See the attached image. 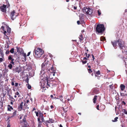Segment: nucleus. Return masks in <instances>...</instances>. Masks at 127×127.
<instances>
[{"label":"nucleus","instance_id":"obj_54","mask_svg":"<svg viewBox=\"0 0 127 127\" xmlns=\"http://www.w3.org/2000/svg\"><path fill=\"white\" fill-rule=\"evenodd\" d=\"M2 77V74L1 73H0V79L1 78V77Z\"/></svg>","mask_w":127,"mask_h":127},{"label":"nucleus","instance_id":"obj_33","mask_svg":"<svg viewBox=\"0 0 127 127\" xmlns=\"http://www.w3.org/2000/svg\"><path fill=\"white\" fill-rule=\"evenodd\" d=\"M120 95L121 96H125V94H124V93H120Z\"/></svg>","mask_w":127,"mask_h":127},{"label":"nucleus","instance_id":"obj_55","mask_svg":"<svg viewBox=\"0 0 127 127\" xmlns=\"http://www.w3.org/2000/svg\"><path fill=\"white\" fill-rule=\"evenodd\" d=\"M97 32V34H101V33H102V32Z\"/></svg>","mask_w":127,"mask_h":127},{"label":"nucleus","instance_id":"obj_28","mask_svg":"<svg viewBox=\"0 0 127 127\" xmlns=\"http://www.w3.org/2000/svg\"><path fill=\"white\" fill-rule=\"evenodd\" d=\"M88 71L90 73H91L92 72V71L91 70V69L90 68L88 69Z\"/></svg>","mask_w":127,"mask_h":127},{"label":"nucleus","instance_id":"obj_21","mask_svg":"<svg viewBox=\"0 0 127 127\" xmlns=\"http://www.w3.org/2000/svg\"><path fill=\"white\" fill-rule=\"evenodd\" d=\"M49 122L50 123H53L54 122V120H53L52 119H51L50 118H49Z\"/></svg>","mask_w":127,"mask_h":127},{"label":"nucleus","instance_id":"obj_11","mask_svg":"<svg viewBox=\"0 0 127 127\" xmlns=\"http://www.w3.org/2000/svg\"><path fill=\"white\" fill-rule=\"evenodd\" d=\"M79 41L81 42H83V40L84 39V37L82 34H81L79 36Z\"/></svg>","mask_w":127,"mask_h":127},{"label":"nucleus","instance_id":"obj_8","mask_svg":"<svg viewBox=\"0 0 127 127\" xmlns=\"http://www.w3.org/2000/svg\"><path fill=\"white\" fill-rule=\"evenodd\" d=\"M8 59L9 61H11L10 63L12 64H14V62L13 61L14 59L12 57V56L10 55L8 57Z\"/></svg>","mask_w":127,"mask_h":127},{"label":"nucleus","instance_id":"obj_3","mask_svg":"<svg viewBox=\"0 0 127 127\" xmlns=\"http://www.w3.org/2000/svg\"><path fill=\"white\" fill-rule=\"evenodd\" d=\"M43 53V51L41 48H36L34 50L33 55L36 58H38L40 57Z\"/></svg>","mask_w":127,"mask_h":127},{"label":"nucleus","instance_id":"obj_62","mask_svg":"<svg viewBox=\"0 0 127 127\" xmlns=\"http://www.w3.org/2000/svg\"><path fill=\"white\" fill-rule=\"evenodd\" d=\"M50 97L51 98H53V96L52 95H51L50 96Z\"/></svg>","mask_w":127,"mask_h":127},{"label":"nucleus","instance_id":"obj_58","mask_svg":"<svg viewBox=\"0 0 127 127\" xmlns=\"http://www.w3.org/2000/svg\"><path fill=\"white\" fill-rule=\"evenodd\" d=\"M2 104H3L2 103H1V104H0V105L1 106V107H2Z\"/></svg>","mask_w":127,"mask_h":127},{"label":"nucleus","instance_id":"obj_26","mask_svg":"<svg viewBox=\"0 0 127 127\" xmlns=\"http://www.w3.org/2000/svg\"><path fill=\"white\" fill-rule=\"evenodd\" d=\"M97 12L98 15L100 16L101 14V12H100L99 10H98Z\"/></svg>","mask_w":127,"mask_h":127},{"label":"nucleus","instance_id":"obj_22","mask_svg":"<svg viewBox=\"0 0 127 127\" xmlns=\"http://www.w3.org/2000/svg\"><path fill=\"white\" fill-rule=\"evenodd\" d=\"M82 62L83 64H85L87 62L86 60H82Z\"/></svg>","mask_w":127,"mask_h":127},{"label":"nucleus","instance_id":"obj_42","mask_svg":"<svg viewBox=\"0 0 127 127\" xmlns=\"http://www.w3.org/2000/svg\"><path fill=\"white\" fill-rule=\"evenodd\" d=\"M35 113H36V115L37 116H38V112H36V111L35 112Z\"/></svg>","mask_w":127,"mask_h":127},{"label":"nucleus","instance_id":"obj_61","mask_svg":"<svg viewBox=\"0 0 127 127\" xmlns=\"http://www.w3.org/2000/svg\"><path fill=\"white\" fill-rule=\"evenodd\" d=\"M127 12V9H126L125 10V12Z\"/></svg>","mask_w":127,"mask_h":127},{"label":"nucleus","instance_id":"obj_30","mask_svg":"<svg viewBox=\"0 0 127 127\" xmlns=\"http://www.w3.org/2000/svg\"><path fill=\"white\" fill-rule=\"evenodd\" d=\"M25 116L24 118H23V120L24 122H26V119L25 118Z\"/></svg>","mask_w":127,"mask_h":127},{"label":"nucleus","instance_id":"obj_57","mask_svg":"<svg viewBox=\"0 0 127 127\" xmlns=\"http://www.w3.org/2000/svg\"><path fill=\"white\" fill-rule=\"evenodd\" d=\"M92 58H93V60H94L95 59L93 55H92Z\"/></svg>","mask_w":127,"mask_h":127},{"label":"nucleus","instance_id":"obj_36","mask_svg":"<svg viewBox=\"0 0 127 127\" xmlns=\"http://www.w3.org/2000/svg\"><path fill=\"white\" fill-rule=\"evenodd\" d=\"M45 123L46 124H47L48 123H50L49 122V120H47V121H46L45 122Z\"/></svg>","mask_w":127,"mask_h":127},{"label":"nucleus","instance_id":"obj_38","mask_svg":"<svg viewBox=\"0 0 127 127\" xmlns=\"http://www.w3.org/2000/svg\"><path fill=\"white\" fill-rule=\"evenodd\" d=\"M31 86L30 85H28V88L29 89H30L31 88Z\"/></svg>","mask_w":127,"mask_h":127},{"label":"nucleus","instance_id":"obj_16","mask_svg":"<svg viewBox=\"0 0 127 127\" xmlns=\"http://www.w3.org/2000/svg\"><path fill=\"white\" fill-rule=\"evenodd\" d=\"M97 96L96 95H95L94 97V98L93 99V102L94 103H95L96 100H97Z\"/></svg>","mask_w":127,"mask_h":127},{"label":"nucleus","instance_id":"obj_13","mask_svg":"<svg viewBox=\"0 0 127 127\" xmlns=\"http://www.w3.org/2000/svg\"><path fill=\"white\" fill-rule=\"evenodd\" d=\"M120 88L121 90L122 91H123L125 89V86L124 85L121 84L120 85Z\"/></svg>","mask_w":127,"mask_h":127},{"label":"nucleus","instance_id":"obj_49","mask_svg":"<svg viewBox=\"0 0 127 127\" xmlns=\"http://www.w3.org/2000/svg\"><path fill=\"white\" fill-rule=\"evenodd\" d=\"M40 117H39L38 118V121L39 122L40 121Z\"/></svg>","mask_w":127,"mask_h":127},{"label":"nucleus","instance_id":"obj_7","mask_svg":"<svg viewBox=\"0 0 127 127\" xmlns=\"http://www.w3.org/2000/svg\"><path fill=\"white\" fill-rule=\"evenodd\" d=\"M6 5L3 4L2 6H0V10L3 12L6 13Z\"/></svg>","mask_w":127,"mask_h":127},{"label":"nucleus","instance_id":"obj_24","mask_svg":"<svg viewBox=\"0 0 127 127\" xmlns=\"http://www.w3.org/2000/svg\"><path fill=\"white\" fill-rule=\"evenodd\" d=\"M85 55L86 57H87V58H88L89 57V56H90V55L89 54H87V53H86L85 54Z\"/></svg>","mask_w":127,"mask_h":127},{"label":"nucleus","instance_id":"obj_51","mask_svg":"<svg viewBox=\"0 0 127 127\" xmlns=\"http://www.w3.org/2000/svg\"><path fill=\"white\" fill-rule=\"evenodd\" d=\"M83 60H87V59L85 57L84 58V59H83Z\"/></svg>","mask_w":127,"mask_h":127},{"label":"nucleus","instance_id":"obj_63","mask_svg":"<svg viewBox=\"0 0 127 127\" xmlns=\"http://www.w3.org/2000/svg\"><path fill=\"white\" fill-rule=\"evenodd\" d=\"M13 102H12V101H11V102H10V104H12V105H13Z\"/></svg>","mask_w":127,"mask_h":127},{"label":"nucleus","instance_id":"obj_52","mask_svg":"<svg viewBox=\"0 0 127 127\" xmlns=\"http://www.w3.org/2000/svg\"><path fill=\"white\" fill-rule=\"evenodd\" d=\"M63 110L65 112V113H66V112H67V111L66 110H65V109H64V108H63Z\"/></svg>","mask_w":127,"mask_h":127},{"label":"nucleus","instance_id":"obj_45","mask_svg":"<svg viewBox=\"0 0 127 127\" xmlns=\"http://www.w3.org/2000/svg\"><path fill=\"white\" fill-rule=\"evenodd\" d=\"M9 123H8V125L7 126V127H10V125Z\"/></svg>","mask_w":127,"mask_h":127},{"label":"nucleus","instance_id":"obj_59","mask_svg":"<svg viewBox=\"0 0 127 127\" xmlns=\"http://www.w3.org/2000/svg\"><path fill=\"white\" fill-rule=\"evenodd\" d=\"M50 107H51V108L52 109L54 107L52 105H51Z\"/></svg>","mask_w":127,"mask_h":127},{"label":"nucleus","instance_id":"obj_9","mask_svg":"<svg viewBox=\"0 0 127 127\" xmlns=\"http://www.w3.org/2000/svg\"><path fill=\"white\" fill-rule=\"evenodd\" d=\"M89 8H87L84 7L83 8V10L84 13L87 14H88V11H89Z\"/></svg>","mask_w":127,"mask_h":127},{"label":"nucleus","instance_id":"obj_23","mask_svg":"<svg viewBox=\"0 0 127 127\" xmlns=\"http://www.w3.org/2000/svg\"><path fill=\"white\" fill-rule=\"evenodd\" d=\"M4 59V56L2 57V56L0 58V62H2Z\"/></svg>","mask_w":127,"mask_h":127},{"label":"nucleus","instance_id":"obj_64","mask_svg":"<svg viewBox=\"0 0 127 127\" xmlns=\"http://www.w3.org/2000/svg\"><path fill=\"white\" fill-rule=\"evenodd\" d=\"M35 110V108H33L32 110V111H34V110Z\"/></svg>","mask_w":127,"mask_h":127},{"label":"nucleus","instance_id":"obj_34","mask_svg":"<svg viewBox=\"0 0 127 127\" xmlns=\"http://www.w3.org/2000/svg\"><path fill=\"white\" fill-rule=\"evenodd\" d=\"M96 74L97 75H99L100 74V71L99 70L98 71L96 72Z\"/></svg>","mask_w":127,"mask_h":127},{"label":"nucleus","instance_id":"obj_29","mask_svg":"<svg viewBox=\"0 0 127 127\" xmlns=\"http://www.w3.org/2000/svg\"><path fill=\"white\" fill-rule=\"evenodd\" d=\"M17 52H20V48L19 47H17Z\"/></svg>","mask_w":127,"mask_h":127},{"label":"nucleus","instance_id":"obj_46","mask_svg":"<svg viewBox=\"0 0 127 127\" xmlns=\"http://www.w3.org/2000/svg\"><path fill=\"white\" fill-rule=\"evenodd\" d=\"M31 53V52H29L28 53V54H27V56H29V55H30V54Z\"/></svg>","mask_w":127,"mask_h":127},{"label":"nucleus","instance_id":"obj_6","mask_svg":"<svg viewBox=\"0 0 127 127\" xmlns=\"http://www.w3.org/2000/svg\"><path fill=\"white\" fill-rule=\"evenodd\" d=\"M10 16L11 19L12 20H13L15 18L17 15L15 10H13L11 12Z\"/></svg>","mask_w":127,"mask_h":127},{"label":"nucleus","instance_id":"obj_39","mask_svg":"<svg viewBox=\"0 0 127 127\" xmlns=\"http://www.w3.org/2000/svg\"><path fill=\"white\" fill-rule=\"evenodd\" d=\"M77 23L78 25H79L80 24V21H77Z\"/></svg>","mask_w":127,"mask_h":127},{"label":"nucleus","instance_id":"obj_17","mask_svg":"<svg viewBox=\"0 0 127 127\" xmlns=\"http://www.w3.org/2000/svg\"><path fill=\"white\" fill-rule=\"evenodd\" d=\"M118 117H116L114 118V120H112V121L114 122H116L117 121V119H118Z\"/></svg>","mask_w":127,"mask_h":127},{"label":"nucleus","instance_id":"obj_35","mask_svg":"<svg viewBox=\"0 0 127 127\" xmlns=\"http://www.w3.org/2000/svg\"><path fill=\"white\" fill-rule=\"evenodd\" d=\"M46 84L47 85L46 86H47V88H48V87H50V85L49 84H48V81H47Z\"/></svg>","mask_w":127,"mask_h":127},{"label":"nucleus","instance_id":"obj_32","mask_svg":"<svg viewBox=\"0 0 127 127\" xmlns=\"http://www.w3.org/2000/svg\"><path fill=\"white\" fill-rule=\"evenodd\" d=\"M124 113L126 114H127V111L125 109H124Z\"/></svg>","mask_w":127,"mask_h":127},{"label":"nucleus","instance_id":"obj_40","mask_svg":"<svg viewBox=\"0 0 127 127\" xmlns=\"http://www.w3.org/2000/svg\"><path fill=\"white\" fill-rule=\"evenodd\" d=\"M109 86L111 89H112L113 88V87L112 85H110Z\"/></svg>","mask_w":127,"mask_h":127},{"label":"nucleus","instance_id":"obj_10","mask_svg":"<svg viewBox=\"0 0 127 127\" xmlns=\"http://www.w3.org/2000/svg\"><path fill=\"white\" fill-rule=\"evenodd\" d=\"M23 102H22L20 103V105L18 107V110L19 111H21L22 110L23 107Z\"/></svg>","mask_w":127,"mask_h":127},{"label":"nucleus","instance_id":"obj_60","mask_svg":"<svg viewBox=\"0 0 127 127\" xmlns=\"http://www.w3.org/2000/svg\"><path fill=\"white\" fill-rule=\"evenodd\" d=\"M29 102V101L28 100H27V103H28Z\"/></svg>","mask_w":127,"mask_h":127},{"label":"nucleus","instance_id":"obj_48","mask_svg":"<svg viewBox=\"0 0 127 127\" xmlns=\"http://www.w3.org/2000/svg\"><path fill=\"white\" fill-rule=\"evenodd\" d=\"M11 85L12 86L14 85V83L13 82H11Z\"/></svg>","mask_w":127,"mask_h":127},{"label":"nucleus","instance_id":"obj_14","mask_svg":"<svg viewBox=\"0 0 127 127\" xmlns=\"http://www.w3.org/2000/svg\"><path fill=\"white\" fill-rule=\"evenodd\" d=\"M9 99L11 101L14 102L15 101V99L13 98V97L12 96L10 95H9Z\"/></svg>","mask_w":127,"mask_h":127},{"label":"nucleus","instance_id":"obj_5","mask_svg":"<svg viewBox=\"0 0 127 127\" xmlns=\"http://www.w3.org/2000/svg\"><path fill=\"white\" fill-rule=\"evenodd\" d=\"M1 32L3 31V32H6L5 30H6L7 32H11V29L7 25L5 27L4 26H2L0 28Z\"/></svg>","mask_w":127,"mask_h":127},{"label":"nucleus","instance_id":"obj_43","mask_svg":"<svg viewBox=\"0 0 127 127\" xmlns=\"http://www.w3.org/2000/svg\"><path fill=\"white\" fill-rule=\"evenodd\" d=\"M74 9V10H76L77 8V7L76 6H74L73 7Z\"/></svg>","mask_w":127,"mask_h":127},{"label":"nucleus","instance_id":"obj_19","mask_svg":"<svg viewBox=\"0 0 127 127\" xmlns=\"http://www.w3.org/2000/svg\"><path fill=\"white\" fill-rule=\"evenodd\" d=\"M8 67L9 69H11L12 67V65L11 64H9Z\"/></svg>","mask_w":127,"mask_h":127},{"label":"nucleus","instance_id":"obj_53","mask_svg":"<svg viewBox=\"0 0 127 127\" xmlns=\"http://www.w3.org/2000/svg\"><path fill=\"white\" fill-rule=\"evenodd\" d=\"M18 85V83H15V86L17 87Z\"/></svg>","mask_w":127,"mask_h":127},{"label":"nucleus","instance_id":"obj_25","mask_svg":"<svg viewBox=\"0 0 127 127\" xmlns=\"http://www.w3.org/2000/svg\"><path fill=\"white\" fill-rule=\"evenodd\" d=\"M4 56L3 54L1 52H0V58L2 57H3Z\"/></svg>","mask_w":127,"mask_h":127},{"label":"nucleus","instance_id":"obj_4","mask_svg":"<svg viewBox=\"0 0 127 127\" xmlns=\"http://www.w3.org/2000/svg\"><path fill=\"white\" fill-rule=\"evenodd\" d=\"M105 30L103 24H99L96 25L95 31L96 32H104Z\"/></svg>","mask_w":127,"mask_h":127},{"label":"nucleus","instance_id":"obj_20","mask_svg":"<svg viewBox=\"0 0 127 127\" xmlns=\"http://www.w3.org/2000/svg\"><path fill=\"white\" fill-rule=\"evenodd\" d=\"M14 48H12L10 51V52L12 53H13L14 52Z\"/></svg>","mask_w":127,"mask_h":127},{"label":"nucleus","instance_id":"obj_1","mask_svg":"<svg viewBox=\"0 0 127 127\" xmlns=\"http://www.w3.org/2000/svg\"><path fill=\"white\" fill-rule=\"evenodd\" d=\"M111 43L115 49H116L117 48V43H118V45L120 48L121 50L123 49V47L125 48H127V46L124 45V41L120 39L117 41H114L113 42L111 41Z\"/></svg>","mask_w":127,"mask_h":127},{"label":"nucleus","instance_id":"obj_15","mask_svg":"<svg viewBox=\"0 0 127 127\" xmlns=\"http://www.w3.org/2000/svg\"><path fill=\"white\" fill-rule=\"evenodd\" d=\"M39 117L40 118V119L43 122L44 121V117L42 114H40Z\"/></svg>","mask_w":127,"mask_h":127},{"label":"nucleus","instance_id":"obj_41","mask_svg":"<svg viewBox=\"0 0 127 127\" xmlns=\"http://www.w3.org/2000/svg\"><path fill=\"white\" fill-rule=\"evenodd\" d=\"M99 105H97L96 106V108L98 110H99Z\"/></svg>","mask_w":127,"mask_h":127},{"label":"nucleus","instance_id":"obj_44","mask_svg":"<svg viewBox=\"0 0 127 127\" xmlns=\"http://www.w3.org/2000/svg\"><path fill=\"white\" fill-rule=\"evenodd\" d=\"M8 107H10V108L11 109H13V108H12V107H11L10 106V105H8Z\"/></svg>","mask_w":127,"mask_h":127},{"label":"nucleus","instance_id":"obj_50","mask_svg":"<svg viewBox=\"0 0 127 127\" xmlns=\"http://www.w3.org/2000/svg\"><path fill=\"white\" fill-rule=\"evenodd\" d=\"M122 103L124 104V105H125L126 104V103L124 101H122Z\"/></svg>","mask_w":127,"mask_h":127},{"label":"nucleus","instance_id":"obj_47","mask_svg":"<svg viewBox=\"0 0 127 127\" xmlns=\"http://www.w3.org/2000/svg\"><path fill=\"white\" fill-rule=\"evenodd\" d=\"M15 94L17 95H19V93L18 92H16Z\"/></svg>","mask_w":127,"mask_h":127},{"label":"nucleus","instance_id":"obj_31","mask_svg":"<svg viewBox=\"0 0 127 127\" xmlns=\"http://www.w3.org/2000/svg\"><path fill=\"white\" fill-rule=\"evenodd\" d=\"M16 111H14V112L13 113V116H12V117H13L14 116H15L16 115Z\"/></svg>","mask_w":127,"mask_h":127},{"label":"nucleus","instance_id":"obj_2","mask_svg":"<svg viewBox=\"0 0 127 127\" xmlns=\"http://www.w3.org/2000/svg\"><path fill=\"white\" fill-rule=\"evenodd\" d=\"M48 62V61L45 60L41 65L42 68L43 69H48L49 71L51 70L52 72L54 71V69L53 65L51 64L49 65V64L48 65L47 63Z\"/></svg>","mask_w":127,"mask_h":127},{"label":"nucleus","instance_id":"obj_18","mask_svg":"<svg viewBox=\"0 0 127 127\" xmlns=\"http://www.w3.org/2000/svg\"><path fill=\"white\" fill-rule=\"evenodd\" d=\"M100 39L101 41H103L105 39V37L103 36H101L100 37Z\"/></svg>","mask_w":127,"mask_h":127},{"label":"nucleus","instance_id":"obj_27","mask_svg":"<svg viewBox=\"0 0 127 127\" xmlns=\"http://www.w3.org/2000/svg\"><path fill=\"white\" fill-rule=\"evenodd\" d=\"M63 96H59V99H60V100L62 101H63V98H62L63 97Z\"/></svg>","mask_w":127,"mask_h":127},{"label":"nucleus","instance_id":"obj_37","mask_svg":"<svg viewBox=\"0 0 127 127\" xmlns=\"http://www.w3.org/2000/svg\"><path fill=\"white\" fill-rule=\"evenodd\" d=\"M9 50H7L5 52V53L6 54H9Z\"/></svg>","mask_w":127,"mask_h":127},{"label":"nucleus","instance_id":"obj_56","mask_svg":"<svg viewBox=\"0 0 127 127\" xmlns=\"http://www.w3.org/2000/svg\"><path fill=\"white\" fill-rule=\"evenodd\" d=\"M8 110L9 111H10L11 110L10 109V108H9L8 107Z\"/></svg>","mask_w":127,"mask_h":127},{"label":"nucleus","instance_id":"obj_12","mask_svg":"<svg viewBox=\"0 0 127 127\" xmlns=\"http://www.w3.org/2000/svg\"><path fill=\"white\" fill-rule=\"evenodd\" d=\"M93 11V9L89 8V11L88 12V14H89L90 15H91Z\"/></svg>","mask_w":127,"mask_h":127}]
</instances>
